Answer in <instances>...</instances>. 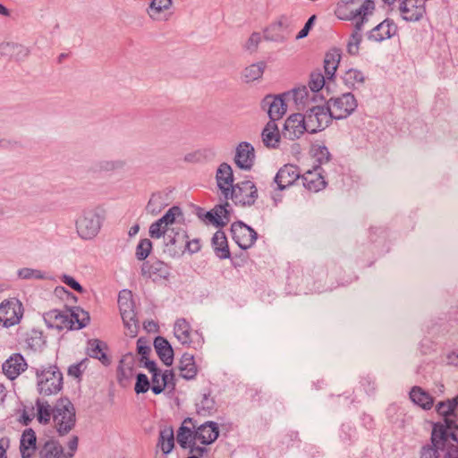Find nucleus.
<instances>
[{
  "label": "nucleus",
  "instance_id": "f257e3e1",
  "mask_svg": "<svg viewBox=\"0 0 458 458\" xmlns=\"http://www.w3.org/2000/svg\"><path fill=\"white\" fill-rule=\"evenodd\" d=\"M219 436V428L216 422L207 421L200 425L192 419L183 420L177 430L176 439L180 446L189 449L191 454L202 455L207 452L206 445L215 442Z\"/></svg>",
  "mask_w": 458,
  "mask_h": 458
},
{
  "label": "nucleus",
  "instance_id": "f03ea898",
  "mask_svg": "<svg viewBox=\"0 0 458 458\" xmlns=\"http://www.w3.org/2000/svg\"><path fill=\"white\" fill-rule=\"evenodd\" d=\"M37 419L47 425L53 420V425L59 436L67 435L76 424L74 405L67 397L59 398L54 406L47 401H36Z\"/></svg>",
  "mask_w": 458,
  "mask_h": 458
},
{
  "label": "nucleus",
  "instance_id": "7ed1b4c3",
  "mask_svg": "<svg viewBox=\"0 0 458 458\" xmlns=\"http://www.w3.org/2000/svg\"><path fill=\"white\" fill-rule=\"evenodd\" d=\"M432 445L423 446L421 458H458V438L452 434L445 435L443 426L434 425L431 433Z\"/></svg>",
  "mask_w": 458,
  "mask_h": 458
},
{
  "label": "nucleus",
  "instance_id": "20e7f679",
  "mask_svg": "<svg viewBox=\"0 0 458 458\" xmlns=\"http://www.w3.org/2000/svg\"><path fill=\"white\" fill-rule=\"evenodd\" d=\"M37 388L42 395H52L63 388V374L55 365L41 366L36 369Z\"/></svg>",
  "mask_w": 458,
  "mask_h": 458
},
{
  "label": "nucleus",
  "instance_id": "39448f33",
  "mask_svg": "<svg viewBox=\"0 0 458 458\" xmlns=\"http://www.w3.org/2000/svg\"><path fill=\"white\" fill-rule=\"evenodd\" d=\"M375 4L372 0H342L336 7L337 17L346 21H368Z\"/></svg>",
  "mask_w": 458,
  "mask_h": 458
},
{
  "label": "nucleus",
  "instance_id": "423d86ee",
  "mask_svg": "<svg viewBox=\"0 0 458 458\" xmlns=\"http://www.w3.org/2000/svg\"><path fill=\"white\" fill-rule=\"evenodd\" d=\"M118 305L123 325L128 330L127 335L136 336L140 326L131 291L123 289L119 293Z\"/></svg>",
  "mask_w": 458,
  "mask_h": 458
},
{
  "label": "nucleus",
  "instance_id": "0eeeda50",
  "mask_svg": "<svg viewBox=\"0 0 458 458\" xmlns=\"http://www.w3.org/2000/svg\"><path fill=\"white\" fill-rule=\"evenodd\" d=\"M258 190L255 183L246 180L234 184L225 195V200L231 199L235 205L251 206L258 199Z\"/></svg>",
  "mask_w": 458,
  "mask_h": 458
},
{
  "label": "nucleus",
  "instance_id": "6e6552de",
  "mask_svg": "<svg viewBox=\"0 0 458 458\" xmlns=\"http://www.w3.org/2000/svg\"><path fill=\"white\" fill-rule=\"evenodd\" d=\"M333 119H344L349 116L357 107V101L351 93L343 94L330 98L327 106Z\"/></svg>",
  "mask_w": 458,
  "mask_h": 458
},
{
  "label": "nucleus",
  "instance_id": "1a4fd4ad",
  "mask_svg": "<svg viewBox=\"0 0 458 458\" xmlns=\"http://www.w3.org/2000/svg\"><path fill=\"white\" fill-rule=\"evenodd\" d=\"M397 10L401 18L407 22H418L427 15L425 0H398Z\"/></svg>",
  "mask_w": 458,
  "mask_h": 458
},
{
  "label": "nucleus",
  "instance_id": "9d476101",
  "mask_svg": "<svg viewBox=\"0 0 458 458\" xmlns=\"http://www.w3.org/2000/svg\"><path fill=\"white\" fill-rule=\"evenodd\" d=\"M455 410L456 407L452 403L451 399L439 402L436 405V411L439 416L443 417V421L437 422L435 425L443 426L446 436L452 434L453 437H457L458 423Z\"/></svg>",
  "mask_w": 458,
  "mask_h": 458
},
{
  "label": "nucleus",
  "instance_id": "9b49d317",
  "mask_svg": "<svg viewBox=\"0 0 458 458\" xmlns=\"http://www.w3.org/2000/svg\"><path fill=\"white\" fill-rule=\"evenodd\" d=\"M309 133H316L327 128L333 119L327 106H313L304 115Z\"/></svg>",
  "mask_w": 458,
  "mask_h": 458
},
{
  "label": "nucleus",
  "instance_id": "f8f14e48",
  "mask_svg": "<svg viewBox=\"0 0 458 458\" xmlns=\"http://www.w3.org/2000/svg\"><path fill=\"white\" fill-rule=\"evenodd\" d=\"M23 306L16 299L4 301L0 303V323L5 327L18 325L23 316Z\"/></svg>",
  "mask_w": 458,
  "mask_h": 458
},
{
  "label": "nucleus",
  "instance_id": "ddd939ff",
  "mask_svg": "<svg viewBox=\"0 0 458 458\" xmlns=\"http://www.w3.org/2000/svg\"><path fill=\"white\" fill-rule=\"evenodd\" d=\"M231 233L235 243L242 250L250 248L258 236L254 229L241 221L232 224Z\"/></svg>",
  "mask_w": 458,
  "mask_h": 458
},
{
  "label": "nucleus",
  "instance_id": "4468645a",
  "mask_svg": "<svg viewBox=\"0 0 458 458\" xmlns=\"http://www.w3.org/2000/svg\"><path fill=\"white\" fill-rule=\"evenodd\" d=\"M76 228L79 235L82 239H92L99 229L100 223L98 216L93 211H87L77 220Z\"/></svg>",
  "mask_w": 458,
  "mask_h": 458
},
{
  "label": "nucleus",
  "instance_id": "2eb2a0df",
  "mask_svg": "<svg viewBox=\"0 0 458 458\" xmlns=\"http://www.w3.org/2000/svg\"><path fill=\"white\" fill-rule=\"evenodd\" d=\"M305 131L308 132L306 120L301 114H291L284 122L283 136L289 140L299 139Z\"/></svg>",
  "mask_w": 458,
  "mask_h": 458
},
{
  "label": "nucleus",
  "instance_id": "dca6fc26",
  "mask_svg": "<svg viewBox=\"0 0 458 458\" xmlns=\"http://www.w3.org/2000/svg\"><path fill=\"white\" fill-rule=\"evenodd\" d=\"M285 99H287L284 96H271L267 95L262 100V107L267 110V114L270 118V121H276L281 119L284 114L286 113L287 105L285 104Z\"/></svg>",
  "mask_w": 458,
  "mask_h": 458
},
{
  "label": "nucleus",
  "instance_id": "f3484780",
  "mask_svg": "<svg viewBox=\"0 0 458 458\" xmlns=\"http://www.w3.org/2000/svg\"><path fill=\"white\" fill-rule=\"evenodd\" d=\"M141 273L153 281H159L169 277L170 268L167 264L159 259H150L142 264Z\"/></svg>",
  "mask_w": 458,
  "mask_h": 458
},
{
  "label": "nucleus",
  "instance_id": "a211bd4d",
  "mask_svg": "<svg viewBox=\"0 0 458 458\" xmlns=\"http://www.w3.org/2000/svg\"><path fill=\"white\" fill-rule=\"evenodd\" d=\"M27 368L28 364L21 353H13L2 365L3 373L10 380L16 379Z\"/></svg>",
  "mask_w": 458,
  "mask_h": 458
},
{
  "label": "nucleus",
  "instance_id": "6ab92c4d",
  "mask_svg": "<svg viewBox=\"0 0 458 458\" xmlns=\"http://www.w3.org/2000/svg\"><path fill=\"white\" fill-rule=\"evenodd\" d=\"M291 22L288 18L282 16L278 21L272 23L266 30L265 37L271 41H284L290 36Z\"/></svg>",
  "mask_w": 458,
  "mask_h": 458
},
{
  "label": "nucleus",
  "instance_id": "aec40b11",
  "mask_svg": "<svg viewBox=\"0 0 458 458\" xmlns=\"http://www.w3.org/2000/svg\"><path fill=\"white\" fill-rule=\"evenodd\" d=\"M44 318L51 327H55L59 330H74V324L71 318V310L66 311L50 310L45 313Z\"/></svg>",
  "mask_w": 458,
  "mask_h": 458
},
{
  "label": "nucleus",
  "instance_id": "412c9836",
  "mask_svg": "<svg viewBox=\"0 0 458 458\" xmlns=\"http://www.w3.org/2000/svg\"><path fill=\"white\" fill-rule=\"evenodd\" d=\"M255 151L254 148L249 142H241L235 151L234 161L236 165L242 169L249 171L254 165Z\"/></svg>",
  "mask_w": 458,
  "mask_h": 458
},
{
  "label": "nucleus",
  "instance_id": "4be33fe9",
  "mask_svg": "<svg viewBox=\"0 0 458 458\" xmlns=\"http://www.w3.org/2000/svg\"><path fill=\"white\" fill-rule=\"evenodd\" d=\"M300 178V169L291 164L284 165L276 174L275 182L277 189L283 191L293 185Z\"/></svg>",
  "mask_w": 458,
  "mask_h": 458
},
{
  "label": "nucleus",
  "instance_id": "5701e85b",
  "mask_svg": "<svg viewBox=\"0 0 458 458\" xmlns=\"http://www.w3.org/2000/svg\"><path fill=\"white\" fill-rule=\"evenodd\" d=\"M397 30L394 21L386 19L369 32L368 38L374 42H382L394 37Z\"/></svg>",
  "mask_w": 458,
  "mask_h": 458
},
{
  "label": "nucleus",
  "instance_id": "b1692460",
  "mask_svg": "<svg viewBox=\"0 0 458 458\" xmlns=\"http://www.w3.org/2000/svg\"><path fill=\"white\" fill-rule=\"evenodd\" d=\"M216 180L222 196L228 195V191L234 185L232 167L226 163L221 164L216 171Z\"/></svg>",
  "mask_w": 458,
  "mask_h": 458
},
{
  "label": "nucleus",
  "instance_id": "393cba45",
  "mask_svg": "<svg viewBox=\"0 0 458 458\" xmlns=\"http://www.w3.org/2000/svg\"><path fill=\"white\" fill-rule=\"evenodd\" d=\"M301 181L303 186L308 191L312 192H318L323 190L327 185V182L325 181V178L318 167L304 173V174L301 176Z\"/></svg>",
  "mask_w": 458,
  "mask_h": 458
},
{
  "label": "nucleus",
  "instance_id": "a878e982",
  "mask_svg": "<svg viewBox=\"0 0 458 458\" xmlns=\"http://www.w3.org/2000/svg\"><path fill=\"white\" fill-rule=\"evenodd\" d=\"M186 238H188V235L185 231H172L170 233L166 234L165 244L168 248V251L174 255L184 253Z\"/></svg>",
  "mask_w": 458,
  "mask_h": 458
},
{
  "label": "nucleus",
  "instance_id": "bb28decb",
  "mask_svg": "<svg viewBox=\"0 0 458 458\" xmlns=\"http://www.w3.org/2000/svg\"><path fill=\"white\" fill-rule=\"evenodd\" d=\"M37 437L32 428H27L21 437L20 451L22 458H30L36 451Z\"/></svg>",
  "mask_w": 458,
  "mask_h": 458
},
{
  "label": "nucleus",
  "instance_id": "cd10ccee",
  "mask_svg": "<svg viewBox=\"0 0 458 458\" xmlns=\"http://www.w3.org/2000/svg\"><path fill=\"white\" fill-rule=\"evenodd\" d=\"M107 345L98 339H91L88 342L86 353L90 358L99 360L104 365L110 364V359L106 353Z\"/></svg>",
  "mask_w": 458,
  "mask_h": 458
},
{
  "label": "nucleus",
  "instance_id": "c85d7f7f",
  "mask_svg": "<svg viewBox=\"0 0 458 458\" xmlns=\"http://www.w3.org/2000/svg\"><path fill=\"white\" fill-rule=\"evenodd\" d=\"M172 6V0H152L148 13L156 21L166 20Z\"/></svg>",
  "mask_w": 458,
  "mask_h": 458
},
{
  "label": "nucleus",
  "instance_id": "c756f323",
  "mask_svg": "<svg viewBox=\"0 0 458 458\" xmlns=\"http://www.w3.org/2000/svg\"><path fill=\"white\" fill-rule=\"evenodd\" d=\"M174 334L182 344L191 346L194 343L192 339V329L184 318H179L176 320L174 327Z\"/></svg>",
  "mask_w": 458,
  "mask_h": 458
},
{
  "label": "nucleus",
  "instance_id": "7c9ffc66",
  "mask_svg": "<svg viewBox=\"0 0 458 458\" xmlns=\"http://www.w3.org/2000/svg\"><path fill=\"white\" fill-rule=\"evenodd\" d=\"M154 347L158 357L166 366L173 364L174 351L171 344L165 338L157 336L154 341Z\"/></svg>",
  "mask_w": 458,
  "mask_h": 458
},
{
  "label": "nucleus",
  "instance_id": "2f4dec72",
  "mask_svg": "<svg viewBox=\"0 0 458 458\" xmlns=\"http://www.w3.org/2000/svg\"><path fill=\"white\" fill-rule=\"evenodd\" d=\"M38 458H72V454H65L63 446L57 441L49 440L40 448Z\"/></svg>",
  "mask_w": 458,
  "mask_h": 458
},
{
  "label": "nucleus",
  "instance_id": "473e14b6",
  "mask_svg": "<svg viewBox=\"0 0 458 458\" xmlns=\"http://www.w3.org/2000/svg\"><path fill=\"white\" fill-rule=\"evenodd\" d=\"M288 100L293 99L296 106H305L310 100H314V96L310 94L306 86L294 88L291 91L283 94Z\"/></svg>",
  "mask_w": 458,
  "mask_h": 458
},
{
  "label": "nucleus",
  "instance_id": "72a5a7b5",
  "mask_svg": "<svg viewBox=\"0 0 458 458\" xmlns=\"http://www.w3.org/2000/svg\"><path fill=\"white\" fill-rule=\"evenodd\" d=\"M411 401L424 410H430L434 405V398L420 386H413L410 392Z\"/></svg>",
  "mask_w": 458,
  "mask_h": 458
},
{
  "label": "nucleus",
  "instance_id": "f704fd0d",
  "mask_svg": "<svg viewBox=\"0 0 458 458\" xmlns=\"http://www.w3.org/2000/svg\"><path fill=\"white\" fill-rule=\"evenodd\" d=\"M212 246L216 255L222 259L230 258L227 239L224 232L217 231L212 237Z\"/></svg>",
  "mask_w": 458,
  "mask_h": 458
},
{
  "label": "nucleus",
  "instance_id": "c9c22d12",
  "mask_svg": "<svg viewBox=\"0 0 458 458\" xmlns=\"http://www.w3.org/2000/svg\"><path fill=\"white\" fill-rule=\"evenodd\" d=\"M263 143L267 148H276L279 144L280 134L274 121H269L261 133Z\"/></svg>",
  "mask_w": 458,
  "mask_h": 458
},
{
  "label": "nucleus",
  "instance_id": "e433bc0d",
  "mask_svg": "<svg viewBox=\"0 0 458 458\" xmlns=\"http://www.w3.org/2000/svg\"><path fill=\"white\" fill-rule=\"evenodd\" d=\"M144 367L151 373V390L155 394H161L165 389V383L161 381L162 372L157 368L155 361H144Z\"/></svg>",
  "mask_w": 458,
  "mask_h": 458
},
{
  "label": "nucleus",
  "instance_id": "4c0bfd02",
  "mask_svg": "<svg viewBox=\"0 0 458 458\" xmlns=\"http://www.w3.org/2000/svg\"><path fill=\"white\" fill-rule=\"evenodd\" d=\"M197 366L193 355L184 353L179 364L180 376L185 379H193L197 375Z\"/></svg>",
  "mask_w": 458,
  "mask_h": 458
},
{
  "label": "nucleus",
  "instance_id": "58836bf2",
  "mask_svg": "<svg viewBox=\"0 0 458 458\" xmlns=\"http://www.w3.org/2000/svg\"><path fill=\"white\" fill-rule=\"evenodd\" d=\"M228 206L227 201L224 205H217L212 210L208 211L206 216L214 225L224 226L229 222Z\"/></svg>",
  "mask_w": 458,
  "mask_h": 458
},
{
  "label": "nucleus",
  "instance_id": "ea45409f",
  "mask_svg": "<svg viewBox=\"0 0 458 458\" xmlns=\"http://www.w3.org/2000/svg\"><path fill=\"white\" fill-rule=\"evenodd\" d=\"M355 21L354 30L352 33V35L349 38V41L347 43V52L352 55H355L359 53L360 45L362 40L361 30H362L363 24L367 21L358 20V21Z\"/></svg>",
  "mask_w": 458,
  "mask_h": 458
},
{
  "label": "nucleus",
  "instance_id": "a19ab883",
  "mask_svg": "<svg viewBox=\"0 0 458 458\" xmlns=\"http://www.w3.org/2000/svg\"><path fill=\"white\" fill-rule=\"evenodd\" d=\"M341 60V52L334 48L326 54L324 59V69L327 79H332L335 75Z\"/></svg>",
  "mask_w": 458,
  "mask_h": 458
},
{
  "label": "nucleus",
  "instance_id": "79ce46f5",
  "mask_svg": "<svg viewBox=\"0 0 458 458\" xmlns=\"http://www.w3.org/2000/svg\"><path fill=\"white\" fill-rule=\"evenodd\" d=\"M174 446V434L172 427H165L159 432L157 447L164 454H169Z\"/></svg>",
  "mask_w": 458,
  "mask_h": 458
},
{
  "label": "nucleus",
  "instance_id": "37998d69",
  "mask_svg": "<svg viewBox=\"0 0 458 458\" xmlns=\"http://www.w3.org/2000/svg\"><path fill=\"white\" fill-rule=\"evenodd\" d=\"M133 377V368L130 362L121 360L117 368V380L123 386H128Z\"/></svg>",
  "mask_w": 458,
  "mask_h": 458
},
{
  "label": "nucleus",
  "instance_id": "c03bdc74",
  "mask_svg": "<svg viewBox=\"0 0 458 458\" xmlns=\"http://www.w3.org/2000/svg\"><path fill=\"white\" fill-rule=\"evenodd\" d=\"M71 318L74 329H81L89 323V314L80 307L71 309Z\"/></svg>",
  "mask_w": 458,
  "mask_h": 458
},
{
  "label": "nucleus",
  "instance_id": "a18cd8bd",
  "mask_svg": "<svg viewBox=\"0 0 458 458\" xmlns=\"http://www.w3.org/2000/svg\"><path fill=\"white\" fill-rule=\"evenodd\" d=\"M266 64L264 62L252 64L246 67L243 72L245 81L250 82L260 79L264 73Z\"/></svg>",
  "mask_w": 458,
  "mask_h": 458
},
{
  "label": "nucleus",
  "instance_id": "49530a36",
  "mask_svg": "<svg viewBox=\"0 0 458 458\" xmlns=\"http://www.w3.org/2000/svg\"><path fill=\"white\" fill-rule=\"evenodd\" d=\"M182 215V210L179 207L174 206L169 208L166 213L157 221V225L153 228V231L157 233L159 231L160 224L171 225L174 223L175 218Z\"/></svg>",
  "mask_w": 458,
  "mask_h": 458
},
{
  "label": "nucleus",
  "instance_id": "de8ad7c7",
  "mask_svg": "<svg viewBox=\"0 0 458 458\" xmlns=\"http://www.w3.org/2000/svg\"><path fill=\"white\" fill-rule=\"evenodd\" d=\"M344 81L347 85L355 87L364 82V75L360 71L352 68L345 72Z\"/></svg>",
  "mask_w": 458,
  "mask_h": 458
},
{
  "label": "nucleus",
  "instance_id": "09e8293b",
  "mask_svg": "<svg viewBox=\"0 0 458 458\" xmlns=\"http://www.w3.org/2000/svg\"><path fill=\"white\" fill-rule=\"evenodd\" d=\"M325 81V76L320 72H311L309 87L312 92V95H315L316 92H318L323 89Z\"/></svg>",
  "mask_w": 458,
  "mask_h": 458
},
{
  "label": "nucleus",
  "instance_id": "8fccbe9b",
  "mask_svg": "<svg viewBox=\"0 0 458 458\" xmlns=\"http://www.w3.org/2000/svg\"><path fill=\"white\" fill-rule=\"evenodd\" d=\"M152 242L149 239L141 240L136 248V257L139 260H144L150 254Z\"/></svg>",
  "mask_w": 458,
  "mask_h": 458
},
{
  "label": "nucleus",
  "instance_id": "3c124183",
  "mask_svg": "<svg viewBox=\"0 0 458 458\" xmlns=\"http://www.w3.org/2000/svg\"><path fill=\"white\" fill-rule=\"evenodd\" d=\"M150 388V383L145 374L140 373L137 375V380L134 390L137 394H144Z\"/></svg>",
  "mask_w": 458,
  "mask_h": 458
},
{
  "label": "nucleus",
  "instance_id": "603ef678",
  "mask_svg": "<svg viewBox=\"0 0 458 458\" xmlns=\"http://www.w3.org/2000/svg\"><path fill=\"white\" fill-rule=\"evenodd\" d=\"M18 276L22 279H41L44 277V275L40 270L32 269L29 267L20 269L18 271Z\"/></svg>",
  "mask_w": 458,
  "mask_h": 458
},
{
  "label": "nucleus",
  "instance_id": "864d4df0",
  "mask_svg": "<svg viewBox=\"0 0 458 458\" xmlns=\"http://www.w3.org/2000/svg\"><path fill=\"white\" fill-rule=\"evenodd\" d=\"M137 350L139 354L141 355V360H149L148 359V355L149 354L151 349L148 344V341L144 338L140 337L137 340Z\"/></svg>",
  "mask_w": 458,
  "mask_h": 458
},
{
  "label": "nucleus",
  "instance_id": "5fc2aeb1",
  "mask_svg": "<svg viewBox=\"0 0 458 458\" xmlns=\"http://www.w3.org/2000/svg\"><path fill=\"white\" fill-rule=\"evenodd\" d=\"M87 360V359H84L83 360L70 366L68 369V374L74 377H80L86 368L85 362Z\"/></svg>",
  "mask_w": 458,
  "mask_h": 458
},
{
  "label": "nucleus",
  "instance_id": "6e6d98bb",
  "mask_svg": "<svg viewBox=\"0 0 458 458\" xmlns=\"http://www.w3.org/2000/svg\"><path fill=\"white\" fill-rule=\"evenodd\" d=\"M157 225V221L154 222L150 227H149V236L151 238H155V239H159L161 238L162 236H164L165 238L166 234L167 233V228H168V225H165V224H160V226L158 227L159 228V231L157 232V233L156 232L153 231V228L155 227V225Z\"/></svg>",
  "mask_w": 458,
  "mask_h": 458
},
{
  "label": "nucleus",
  "instance_id": "4d7b16f0",
  "mask_svg": "<svg viewBox=\"0 0 458 458\" xmlns=\"http://www.w3.org/2000/svg\"><path fill=\"white\" fill-rule=\"evenodd\" d=\"M161 381L163 383H165V387L171 386L172 388H174L175 383H174V374L173 370L166 369L164 372H162Z\"/></svg>",
  "mask_w": 458,
  "mask_h": 458
},
{
  "label": "nucleus",
  "instance_id": "13d9d810",
  "mask_svg": "<svg viewBox=\"0 0 458 458\" xmlns=\"http://www.w3.org/2000/svg\"><path fill=\"white\" fill-rule=\"evenodd\" d=\"M260 35L259 33H252L249 38L246 47L250 51H254L257 49L259 42H260Z\"/></svg>",
  "mask_w": 458,
  "mask_h": 458
},
{
  "label": "nucleus",
  "instance_id": "bf43d9fd",
  "mask_svg": "<svg viewBox=\"0 0 458 458\" xmlns=\"http://www.w3.org/2000/svg\"><path fill=\"white\" fill-rule=\"evenodd\" d=\"M315 18H316L315 15H312L311 17H310V19L305 23L304 27L300 30V32L296 36L297 39L303 38L309 34V31L313 24Z\"/></svg>",
  "mask_w": 458,
  "mask_h": 458
},
{
  "label": "nucleus",
  "instance_id": "052dcab7",
  "mask_svg": "<svg viewBox=\"0 0 458 458\" xmlns=\"http://www.w3.org/2000/svg\"><path fill=\"white\" fill-rule=\"evenodd\" d=\"M199 250L200 243L199 240L193 239L191 241H189L188 238H186L185 250H188L190 253H195Z\"/></svg>",
  "mask_w": 458,
  "mask_h": 458
},
{
  "label": "nucleus",
  "instance_id": "680f3d73",
  "mask_svg": "<svg viewBox=\"0 0 458 458\" xmlns=\"http://www.w3.org/2000/svg\"><path fill=\"white\" fill-rule=\"evenodd\" d=\"M64 282L68 284L70 287H72L73 290L79 292V293H82L83 289L82 287L81 286V284L72 277L71 276H64Z\"/></svg>",
  "mask_w": 458,
  "mask_h": 458
},
{
  "label": "nucleus",
  "instance_id": "e2e57ef3",
  "mask_svg": "<svg viewBox=\"0 0 458 458\" xmlns=\"http://www.w3.org/2000/svg\"><path fill=\"white\" fill-rule=\"evenodd\" d=\"M78 437H72L69 442H68V452L67 453H64L65 454H72V457L74 455V453L76 452L77 450V447H78Z\"/></svg>",
  "mask_w": 458,
  "mask_h": 458
},
{
  "label": "nucleus",
  "instance_id": "0e129e2a",
  "mask_svg": "<svg viewBox=\"0 0 458 458\" xmlns=\"http://www.w3.org/2000/svg\"><path fill=\"white\" fill-rule=\"evenodd\" d=\"M33 417H34L33 413L30 414L27 412V411L25 409H23L21 416L20 418V421L23 425H28L32 420Z\"/></svg>",
  "mask_w": 458,
  "mask_h": 458
},
{
  "label": "nucleus",
  "instance_id": "69168bd1",
  "mask_svg": "<svg viewBox=\"0 0 458 458\" xmlns=\"http://www.w3.org/2000/svg\"><path fill=\"white\" fill-rule=\"evenodd\" d=\"M447 360L449 364L458 367V350L448 354Z\"/></svg>",
  "mask_w": 458,
  "mask_h": 458
},
{
  "label": "nucleus",
  "instance_id": "338daca9",
  "mask_svg": "<svg viewBox=\"0 0 458 458\" xmlns=\"http://www.w3.org/2000/svg\"><path fill=\"white\" fill-rule=\"evenodd\" d=\"M7 445H8L7 440L1 438L0 439V458H7V456H6Z\"/></svg>",
  "mask_w": 458,
  "mask_h": 458
},
{
  "label": "nucleus",
  "instance_id": "774afa93",
  "mask_svg": "<svg viewBox=\"0 0 458 458\" xmlns=\"http://www.w3.org/2000/svg\"><path fill=\"white\" fill-rule=\"evenodd\" d=\"M6 47L12 48L13 51L14 50H17L19 53H22L24 55H26L28 54V50L27 48H25L23 46L21 45H17V44H10L8 43L6 45Z\"/></svg>",
  "mask_w": 458,
  "mask_h": 458
}]
</instances>
